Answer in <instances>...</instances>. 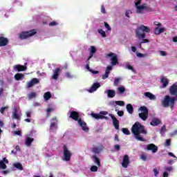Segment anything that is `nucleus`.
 Listing matches in <instances>:
<instances>
[{
	"mask_svg": "<svg viewBox=\"0 0 177 177\" xmlns=\"http://www.w3.org/2000/svg\"><path fill=\"white\" fill-rule=\"evenodd\" d=\"M104 24L105 28H106L108 30V31H111V27H110V25H109V24H107V22H104Z\"/></svg>",
	"mask_w": 177,
	"mask_h": 177,
	"instance_id": "nucleus-51",
	"label": "nucleus"
},
{
	"mask_svg": "<svg viewBox=\"0 0 177 177\" xmlns=\"http://www.w3.org/2000/svg\"><path fill=\"white\" fill-rule=\"evenodd\" d=\"M55 109L53 108H48L46 109V113H47V117H50V111H53Z\"/></svg>",
	"mask_w": 177,
	"mask_h": 177,
	"instance_id": "nucleus-47",
	"label": "nucleus"
},
{
	"mask_svg": "<svg viewBox=\"0 0 177 177\" xmlns=\"http://www.w3.org/2000/svg\"><path fill=\"white\" fill-rule=\"evenodd\" d=\"M91 115L93 118H95V120H100V117L102 116V115L95 113H91Z\"/></svg>",
	"mask_w": 177,
	"mask_h": 177,
	"instance_id": "nucleus-35",
	"label": "nucleus"
},
{
	"mask_svg": "<svg viewBox=\"0 0 177 177\" xmlns=\"http://www.w3.org/2000/svg\"><path fill=\"white\" fill-rule=\"evenodd\" d=\"M8 109H9V106H3V107H1V109H0V113H1V114H3L4 113H5V110H8Z\"/></svg>",
	"mask_w": 177,
	"mask_h": 177,
	"instance_id": "nucleus-44",
	"label": "nucleus"
},
{
	"mask_svg": "<svg viewBox=\"0 0 177 177\" xmlns=\"http://www.w3.org/2000/svg\"><path fill=\"white\" fill-rule=\"evenodd\" d=\"M137 57H145V54H142L140 53H137Z\"/></svg>",
	"mask_w": 177,
	"mask_h": 177,
	"instance_id": "nucleus-64",
	"label": "nucleus"
},
{
	"mask_svg": "<svg viewBox=\"0 0 177 177\" xmlns=\"http://www.w3.org/2000/svg\"><path fill=\"white\" fill-rule=\"evenodd\" d=\"M136 37L138 39L146 38V32H150V28L145 25L138 26L135 30Z\"/></svg>",
	"mask_w": 177,
	"mask_h": 177,
	"instance_id": "nucleus-2",
	"label": "nucleus"
},
{
	"mask_svg": "<svg viewBox=\"0 0 177 177\" xmlns=\"http://www.w3.org/2000/svg\"><path fill=\"white\" fill-rule=\"evenodd\" d=\"M108 97L113 98L115 96V91L114 90H107L106 91Z\"/></svg>",
	"mask_w": 177,
	"mask_h": 177,
	"instance_id": "nucleus-25",
	"label": "nucleus"
},
{
	"mask_svg": "<svg viewBox=\"0 0 177 177\" xmlns=\"http://www.w3.org/2000/svg\"><path fill=\"white\" fill-rule=\"evenodd\" d=\"M64 158L65 161H70L71 160V156H73V153H71V151L68 150V148H67V146L64 145Z\"/></svg>",
	"mask_w": 177,
	"mask_h": 177,
	"instance_id": "nucleus-5",
	"label": "nucleus"
},
{
	"mask_svg": "<svg viewBox=\"0 0 177 177\" xmlns=\"http://www.w3.org/2000/svg\"><path fill=\"white\" fill-rule=\"evenodd\" d=\"M142 3V1L138 0L135 3L136 8H138V6H140V3Z\"/></svg>",
	"mask_w": 177,
	"mask_h": 177,
	"instance_id": "nucleus-58",
	"label": "nucleus"
},
{
	"mask_svg": "<svg viewBox=\"0 0 177 177\" xmlns=\"http://www.w3.org/2000/svg\"><path fill=\"white\" fill-rule=\"evenodd\" d=\"M140 158L142 161H147V156H146V154H142Z\"/></svg>",
	"mask_w": 177,
	"mask_h": 177,
	"instance_id": "nucleus-52",
	"label": "nucleus"
},
{
	"mask_svg": "<svg viewBox=\"0 0 177 177\" xmlns=\"http://www.w3.org/2000/svg\"><path fill=\"white\" fill-rule=\"evenodd\" d=\"M115 103L118 106H125V102H124V101H116Z\"/></svg>",
	"mask_w": 177,
	"mask_h": 177,
	"instance_id": "nucleus-50",
	"label": "nucleus"
},
{
	"mask_svg": "<svg viewBox=\"0 0 177 177\" xmlns=\"http://www.w3.org/2000/svg\"><path fill=\"white\" fill-rule=\"evenodd\" d=\"M93 160L95 164L97 165V167H100V159L96 156V155L93 156Z\"/></svg>",
	"mask_w": 177,
	"mask_h": 177,
	"instance_id": "nucleus-30",
	"label": "nucleus"
},
{
	"mask_svg": "<svg viewBox=\"0 0 177 177\" xmlns=\"http://www.w3.org/2000/svg\"><path fill=\"white\" fill-rule=\"evenodd\" d=\"M142 41L140 43V48H142V44H147L150 42V40L149 39H141Z\"/></svg>",
	"mask_w": 177,
	"mask_h": 177,
	"instance_id": "nucleus-39",
	"label": "nucleus"
},
{
	"mask_svg": "<svg viewBox=\"0 0 177 177\" xmlns=\"http://www.w3.org/2000/svg\"><path fill=\"white\" fill-rule=\"evenodd\" d=\"M66 78H73V76L71 75V73H70L69 72H67L66 74H65Z\"/></svg>",
	"mask_w": 177,
	"mask_h": 177,
	"instance_id": "nucleus-61",
	"label": "nucleus"
},
{
	"mask_svg": "<svg viewBox=\"0 0 177 177\" xmlns=\"http://www.w3.org/2000/svg\"><path fill=\"white\" fill-rule=\"evenodd\" d=\"M91 172H97V166L93 165L90 168Z\"/></svg>",
	"mask_w": 177,
	"mask_h": 177,
	"instance_id": "nucleus-45",
	"label": "nucleus"
},
{
	"mask_svg": "<svg viewBox=\"0 0 177 177\" xmlns=\"http://www.w3.org/2000/svg\"><path fill=\"white\" fill-rule=\"evenodd\" d=\"M128 165H129V156L128 155H124L122 162V167H123V168H128Z\"/></svg>",
	"mask_w": 177,
	"mask_h": 177,
	"instance_id": "nucleus-13",
	"label": "nucleus"
},
{
	"mask_svg": "<svg viewBox=\"0 0 177 177\" xmlns=\"http://www.w3.org/2000/svg\"><path fill=\"white\" fill-rule=\"evenodd\" d=\"M103 149H104V147H103V145H101L100 147H93L92 151L94 153V154H100Z\"/></svg>",
	"mask_w": 177,
	"mask_h": 177,
	"instance_id": "nucleus-18",
	"label": "nucleus"
},
{
	"mask_svg": "<svg viewBox=\"0 0 177 177\" xmlns=\"http://www.w3.org/2000/svg\"><path fill=\"white\" fill-rule=\"evenodd\" d=\"M165 146L166 147H169V146H171V139L166 140V142L165 143Z\"/></svg>",
	"mask_w": 177,
	"mask_h": 177,
	"instance_id": "nucleus-49",
	"label": "nucleus"
},
{
	"mask_svg": "<svg viewBox=\"0 0 177 177\" xmlns=\"http://www.w3.org/2000/svg\"><path fill=\"white\" fill-rule=\"evenodd\" d=\"M120 81H121L120 77H115L113 82L114 86H118V84H120Z\"/></svg>",
	"mask_w": 177,
	"mask_h": 177,
	"instance_id": "nucleus-38",
	"label": "nucleus"
},
{
	"mask_svg": "<svg viewBox=\"0 0 177 177\" xmlns=\"http://www.w3.org/2000/svg\"><path fill=\"white\" fill-rule=\"evenodd\" d=\"M109 117L112 118L113 124L115 127V129H120V122L117 120V118L114 116V115L109 113Z\"/></svg>",
	"mask_w": 177,
	"mask_h": 177,
	"instance_id": "nucleus-8",
	"label": "nucleus"
},
{
	"mask_svg": "<svg viewBox=\"0 0 177 177\" xmlns=\"http://www.w3.org/2000/svg\"><path fill=\"white\" fill-rule=\"evenodd\" d=\"M77 123L79 124L80 127H81L82 131H84V132L89 131V127L86 126V122L82 120V118H80Z\"/></svg>",
	"mask_w": 177,
	"mask_h": 177,
	"instance_id": "nucleus-7",
	"label": "nucleus"
},
{
	"mask_svg": "<svg viewBox=\"0 0 177 177\" xmlns=\"http://www.w3.org/2000/svg\"><path fill=\"white\" fill-rule=\"evenodd\" d=\"M96 53V48L95 46H91V51H90V55L87 59V62H89L92 57H93V55Z\"/></svg>",
	"mask_w": 177,
	"mask_h": 177,
	"instance_id": "nucleus-22",
	"label": "nucleus"
},
{
	"mask_svg": "<svg viewBox=\"0 0 177 177\" xmlns=\"http://www.w3.org/2000/svg\"><path fill=\"white\" fill-rule=\"evenodd\" d=\"M118 115H119V117H122V115H124V111H118Z\"/></svg>",
	"mask_w": 177,
	"mask_h": 177,
	"instance_id": "nucleus-60",
	"label": "nucleus"
},
{
	"mask_svg": "<svg viewBox=\"0 0 177 177\" xmlns=\"http://www.w3.org/2000/svg\"><path fill=\"white\" fill-rule=\"evenodd\" d=\"M125 92V87L124 86L118 87V95H123Z\"/></svg>",
	"mask_w": 177,
	"mask_h": 177,
	"instance_id": "nucleus-32",
	"label": "nucleus"
},
{
	"mask_svg": "<svg viewBox=\"0 0 177 177\" xmlns=\"http://www.w3.org/2000/svg\"><path fill=\"white\" fill-rule=\"evenodd\" d=\"M98 32L103 38H106V32H104V30L102 29H98Z\"/></svg>",
	"mask_w": 177,
	"mask_h": 177,
	"instance_id": "nucleus-41",
	"label": "nucleus"
},
{
	"mask_svg": "<svg viewBox=\"0 0 177 177\" xmlns=\"http://www.w3.org/2000/svg\"><path fill=\"white\" fill-rule=\"evenodd\" d=\"M60 73H62V69L60 68H57L53 71V74L52 75L53 80H59V75H60Z\"/></svg>",
	"mask_w": 177,
	"mask_h": 177,
	"instance_id": "nucleus-10",
	"label": "nucleus"
},
{
	"mask_svg": "<svg viewBox=\"0 0 177 177\" xmlns=\"http://www.w3.org/2000/svg\"><path fill=\"white\" fill-rule=\"evenodd\" d=\"M12 165L14 168H17V169H19V171H23V169H24L23 165H21L20 162L14 163Z\"/></svg>",
	"mask_w": 177,
	"mask_h": 177,
	"instance_id": "nucleus-28",
	"label": "nucleus"
},
{
	"mask_svg": "<svg viewBox=\"0 0 177 177\" xmlns=\"http://www.w3.org/2000/svg\"><path fill=\"white\" fill-rule=\"evenodd\" d=\"M107 114H109V112L107 111H100V115H107Z\"/></svg>",
	"mask_w": 177,
	"mask_h": 177,
	"instance_id": "nucleus-59",
	"label": "nucleus"
},
{
	"mask_svg": "<svg viewBox=\"0 0 177 177\" xmlns=\"http://www.w3.org/2000/svg\"><path fill=\"white\" fill-rule=\"evenodd\" d=\"M165 132H167V127H165V125H163L160 129V135H162V136H164Z\"/></svg>",
	"mask_w": 177,
	"mask_h": 177,
	"instance_id": "nucleus-36",
	"label": "nucleus"
},
{
	"mask_svg": "<svg viewBox=\"0 0 177 177\" xmlns=\"http://www.w3.org/2000/svg\"><path fill=\"white\" fill-rule=\"evenodd\" d=\"M165 31V28H160V27H156L155 28L154 32L156 35H160V34L164 32Z\"/></svg>",
	"mask_w": 177,
	"mask_h": 177,
	"instance_id": "nucleus-21",
	"label": "nucleus"
},
{
	"mask_svg": "<svg viewBox=\"0 0 177 177\" xmlns=\"http://www.w3.org/2000/svg\"><path fill=\"white\" fill-rule=\"evenodd\" d=\"M147 150L152 151V153H157L158 151V147L154 144H149L147 147Z\"/></svg>",
	"mask_w": 177,
	"mask_h": 177,
	"instance_id": "nucleus-14",
	"label": "nucleus"
},
{
	"mask_svg": "<svg viewBox=\"0 0 177 177\" xmlns=\"http://www.w3.org/2000/svg\"><path fill=\"white\" fill-rule=\"evenodd\" d=\"M144 95L146 96V97H149L150 100H156V95L150 92H146L144 93Z\"/></svg>",
	"mask_w": 177,
	"mask_h": 177,
	"instance_id": "nucleus-24",
	"label": "nucleus"
},
{
	"mask_svg": "<svg viewBox=\"0 0 177 177\" xmlns=\"http://www.w3.org/2000/svg\"><path fill=\"white\" fill-rule=\"evenodd\" d=\"M175 97H172L169 95H165L164 100L162 101V106L163 107H174L175 106Z\"/></svg>",
	"mask_w": 177,
	"mask_h": 177,
	"instance_id": "nucleus-3",
	"label": "nucleus"
},
{
	"mask_svg": "<svg viewBox=\"0 0 177 177\" xmlns=\"http://www.w3.org/2000/svg\"><path fill=\"white\" fill-rule=\"evenodd\" d=\"M12 118L14 119V120H19L20 118V116L19 115V113H12Z\"/></svg>",
	"mask_w": 177,
	"mask_h": 177,
	"instance_id": "nucleus-48",
	"label": "nucleus"
},
{
	"mask_svg": "<svg viewBox=\"0 0 177 177\" xmlns=\"http://www.w3.org/2000/svg\"><path fill=\"white\" fill-rule=\"evenodd\" d=\"M23 78H24V75H23V73H17L15 75L16 81H20V80H23Z\"/></svg>",
	"mask_w": 177,
	"mask_h": 177,
	"instance_id": "nucleus-31",
	"label": "nucleus"
},
{
	"mask_svg": "<svg viewBox=\"0 0 177 177\" xmlns=\"http://www.w3.org/2000/svg\"><path fill=\"white\" fill-rule=\"evenodd\" d=\"M37 97V93H35V92H32L28 95V97L30 100H31V99H34V97Z\"/></svg>",
	"mask_w": 177,
	"mask_h": 177,
	"instance_id": "nucleus-37",
	"label": "nucleus"
},
{
	"mask_svg": "<svg viewBox=\"0 0 177 177\" xmlns=\"http://www.w3.org/2000/svg\"><path fill=\"white\" fill-rule=\"evenodd\" d=\"M122 131L123 133H124V135H131V131H129V130L127 128H122Z\"/></svg>",
	"mask_w": 177,
	"mask_h": 177,
	"instance_id": "nucleus-40",
	"label": "nucleus"
},
{
	"mask_svg": "<svg viewBox=\"0 0 177 177\" xmlns=\"http://www.w3.org/2000/svg\"><path fill=\"white\" fill-rule=\"evenodd\" d=\"M70 118H72V120H74V121H80V113L75 111H73L71 112V114H70V116H69Z\"/></svg>",
	"mask_w": 177,
	"mask_h": 177,
	"instance_id": "nucleus-9",
	"label": "nucleus"
},
{
	"mask_svg": "<svg viewBox=\"0 0 177 177\" xmlns=\"http://www.w3.org/2000/svg\"><path fill=\"white\" fill-rule=\"evenodd\" d=\"M0 168L2 169H6V164L3 162V160H0Z\"/></svg>",
	"mask_w": 177,
	"mask_h": 177,
	"instance_id": "nucleus-42",
	"label": "nucleus"
},
{
	"mask_svg": "<svg viewBox=\"0 0 177 177\" xmlns=\"http://www.w3.org/2000/svg\"><path fill=\"white\" fill-rule=\"evenodd\" d=\"M108 57H111V64L112 66H117L118 64V56L116 55L114 53H110L107 54Z\"/></svg>",
	"mask_w": 177,
	"mask_h": 177,
	"instance_id": "nucleus-6",
	"label": "nucleus"
},
{
	"mask_svg": "<svg viewBox=\"0 0 177 177\" xmlns=\"http://www.w3.org/2000/svg\"><path fill=\"white\" fill-rule=\"evenodd\" d=\"M165 169L167 172H171V171H172V169H174V168H172V167H165Z\"/></svg>",
	"mask_w": 177,
	"mask_h": 177,
	"instance_id": "nucleus-53",
	"label": "nucleus"
},
{
	"mask_svg": "<svg viewBox=\"0 0 177 177\" xmlns=\"http://www.w3.org/2000/svg\"><path fill=\"white\" fill-rule=\"evenodd\" d=\"M126 109L129 114H133V106H132V104H128L126 106Z\"/></svg>",
	"mask_w": 177,
	"mask_h": 177,
	"instance_id": "nucleus-29",
	"label": "nucleus"
},
{
	"mask_svg": "<svg viewBox=\"0 0 177 177\" xmlns=\"http://www.w3.org/2000/svg\"><path fill=\"white\" fill-rule=\"evenodd\" d=\"M57 123L55 122H53L50 123V129H53V128H57Z\"/></svg>",
	"mask_w": 177,
	"mask_h": 177,
	"instance_id": "nucleus-43",
	"label": "nucleus"
},
{
	"mask_svg": "<svg viewBox=\"0 0 177 177\" xmlns=\"http://www.w3.org/2000/svg\"><path fill=\"white\" fill-rule=\"evenodd\" d=\"M44 97L45 100H49V99H50V97H52V94H50V92H46L44 93Z\"/></svg>",
	"mask_w": 177,
	"mask_h": 177,
	"instance_id": "nucleus-34",
	"label": "nucleus"
},
{
	"mask_svg": "<svg viewBox=\"0 0 177 177\" xmlns=\"http://www.w3.org/2000/svg\"><path fill=\"white\" fill-rule=\"evenodd\" d=\"M37 84H39V80L37 78H32L27 83V88H32V86H34V85H37Z\"/></svg>",
	"mask_w": 177,
	"mask_h": 177,
	"instance_id": "nucleus-11",
	"label": "nucleus"
},
{
	"mask_svg": "<svg viewBox=\"0 0 177 177\" xmlns=\"http://www.w3.org/2000/svg\"><path fill=\"white\" fill-rule=\"evenodd\" d=\"M161 82L163 84L162 85V88H167V86H168V84H169V82L167 80V78L162 77L160 79Z\"/></svg>",
	"mask_w": 177,
	"mask_h": 177,
	"instance_id": "nucleus-27",
	"label": "nucleus"
},
{
	"mask_svg": "<svg viewBox=\"0 0 177 177\" xmlns=\"http://www.w3.org/2000/svg\"><path fill=\"white\" fill-rule=\"evenodd\" d=\"M98 88H100V83H93L91 87L88 89L89 93H93V92H95V91H97Z\"/></svg>",
	"mask_w": 177,
	"mask_h": 177,
	"instance_id": "nucleus-12",
	"label": "nucleus"
},
{
	"mask_svg": "<svg viewBox=\"0 0 177 177\" xmlns=\"http://www.w3.org/2000/svg\"><path fill=\"white\" fill-rule=\"evenodd\" d=\"M159 52L161 56H167V52L162 50H159Z\"/></svg>",
	"mask_w": 177,
	"mask_h": 177,
	"instance_id": "nucleus-62",
	"label": "nucleus"
},
{
	"mask_svg": "<svg viewBox=\"0 0 177 177\" xmlns=\"http://www.w3.org/2000/svg\"><path fill=\"white\" fill-rule=\"evenodd\" d=\"M14 70L18 72L26 71V70H27V66L24 65L17 64L14 66Z\"/></svg>",
	"mask_w": 177,
	"mask_h": 177,
	"instance_id": "nucleus-16",
	"label": "nucleus"
},
{
	"mask_svg": "<svg viewBox=\"0 0 177 177\" xmlns=\"http://www.w3.org/2000/svg\"><path fill=\"white\" fill-rule=\"evenodd\" d=\"M127 68H128L129 70H131V71H133V67L129 64L127 65Z\"/></svg>",
	"mask_w": 177,
	"mask_h": 177,
	"instance_id": "nucleus-63",
	"label": "nucleus"
},
{
	"mask_svg": "<svg viewBox=\"0 0 177 177\" xmlns=\"http://www.w3.org/2000/svg\"><path fill=\"white\" fill-rule=\"evenodd\" d=\"M142 3V1L138 0L135 3L136 8H138V6H140V3Z\"/></svg>",
	"mask_w": 177,
	"mask_h": 177,
	"instance_id": "nucleus-57",
	"label": "nucleus"
},
{
	"mask_svg": "<svg viewBox=\"0 0 177 177\" xmlns=\"http://www.w3.org/2000/svg\"><path fill=\"white\" fill-rule=\"evenodd\" d=\"M113 70V66H108L106 68L104 75H102V80H106L109 78V75H110V71Z\"/></svg>",
	"mask_w": 177,
	"mask_h": 177,
	"instance_id": "nucleus-17",
	"label": "nucleus"
},
{
	"mask_svg": "<svg viewBox=\"0 0 177 177\" xmlns=\"http://www.w3.org/2000/svg\"><path fill=\"white\" fill-rule=\"evenodd\" d=\"M140 118L143 121H146L149 117V113H145L143 112H141L138 114Z\"/></svg>",
	"mask_w": 177,
	"mask_h": 177,
	"instance_id": "nucleus-26",
	"label": "nucleus"
},
{
	"mask_svg": "<svg viewBox=\"0 0 177 177\" xmlns=\"http://www.w3.org/2000/svg\"><path fill=\"white\" fill-rule=\"evenodd\" d=\"M49 26H50V27H53V26H57V22H56V21H52V22H50V23L49 24Z\"/></svg>",
	"mask_w": 177,
	"mask_h": 177,
	"instance_id": "nucleus-56",
	"label": "nucleus"
},
{
	"mask_svg": "<svg viewBox=\"0 0 177 177\" xmlns=\"http://www.w3.org/2000/svg\"><path fill=\"white\" fill-rule=\"evenodd\" d=\"M101 12L104 14V15H106V8H104V6L102 5L101 6Z\"/></svg>",
	"mask_w": 177,
	"mask_h": 177,
	"instance_id": "nucleus-55",
	"label": "nucleus"
},
{
	"mask_svg": "<svg viewBox=\"0 0 177 177\" xmlns=\"http://www.w3.org/2000/svg\"><path fill=\"white\" fill-rule=\"evenodd\" d=\"M114 149L117 151H120V149H121V146L118 145H114Z\"/></svg>",
	"mask_w": 177,
	"mask_h": 177,
	"instance_id": "nucleus-54",
	"label": "nucleus"
},
{
	"mask_svg": "<svg viewBox=\"0 0 177 177\" xmlns=\"http://www.w3.org/2000/svg\"><path fill=\"white\" fill-rule=\"evenodd\" d=\"M131 133L134 135L135 138L140 142H146V140L143 138V135H147V130L145 126L142 125L140 122H136L131 127Z\"/></svg>",
	"mask_w": 177,
	"mask_h": 177,
	"instance_id": "nucleus-1",
	"label": "nucleus"
},
{
	"mask_svg": "<svg viewBox=\"0 0 177 177\" xmlns=\"http://www.w3.org/2000/svg\"><path fill=\"white\" fill-rule=\"evenodd\" d=\"M136 13L138 15H140L142 13L143 10H147L149 9V7H147L146 5L139 6L136 8Z\"/></svg>",
	"mask_w": 177,
	"mask_h": 177,
	"instance_id": "nucleus-15",
	"label": "nucleus"
},
{
	"mask_svg": "<svg viewBox=\"0 0 177 177\" xmlns=\"http://www.w3.org/2000/svg\"><path fill=\"white\" fill-rule=\"evenodd\" d=\"M140 111H142V113H144L145 114H149V109H147V107H146V106H140Z\"/></svg>",
	"mask_w": 177,
	"mask_h": 177,
	"instance_id": "nucleus-33",
	"label": "nucleus"
},
{
	"mask_svg": "<svg viewBox=\"0 0 177 177\" xmlns=\"http://www.w3.org/2000/svg\"><path fill=\"white\" fill-rule=\"evenodd\" d=\"M34 142V138H31L30 137L26 138L25 145L26 146H28V147H30L31 146V143Z\"/></svg>",
	"mask_w": 177,
	"mask_h": 177,
	"instance_id": "nucleus-23",
	"label": "nucleus"
},
{
	"mask_svg": "<svg viewBox=\"0 0 177 177\" xmlns=\"http://www.w3.org/2000/svg\"><path fill=\"white\" fill-rule=\"evenodd\" d=\"M153 174H154V176H158V174H160V170L157 168H154L153 169Z\"/></svg>",
	"mask_w": 177,
	"mask_h": 177,
	"instance_id": "nucleus-46",
	"label": "nucleus"
},
{
	"mask_svg": "<svg viewBox=\"0 0 177 177\" xmlns=\"http://www.w3.org/2000/svg\"><path fill=\"white\" fill-rule=\"evenodd\" d=\"M9 44V39L5 37H0V46H6Z\"/></svg>",
	"mask_w": 177,
	"mask_h": 177,
	"instance_id": "nucleus-19",
	"label": "nucleus"
},
{
	"mask_svg": "<svg viewBox=\"0 0 177 177\" xmlns=\"http://www.w3.org/2000/svg\"><path fill=\"white\" fill-rule=\"evenodd\" d=\"M160 124H161V120L158 118H155L152 120L150 122V125H151L152 127H158Z\"/></svg>",
	"mask_w": 177,
	"mask_h": 177,
	"instance_id": "nucleus-20",
	"label": "nucleus"
},
{
	"mask_svg": "<svg viewBox=\"0 0 177 177\" xmlns=\"http://www.w3.org/2000/svg\"><path fill=\"white\" fill-rule=\"evenodd\" d=\"M37 34V31L35 30H31L30 31L22 32L19 34V39H27V38H30V37H32Z\"/></svg>",
	"mask_w": 177,
	"mask_h": 177,
	"instance_id": "nucleus-4",
	"label": "nucleus"
}]
</instances>
